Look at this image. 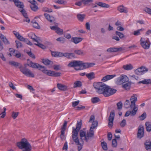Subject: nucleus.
Returning a JSON list of instances; mask_svg holds the SVG:
<instances>
[{"label":"nucleus","instance_id":"obj_1","mask_svg":"<svg viewBox=\"0 0 151 151\" xmlns=\"http://www.w3.org/2000/svg\"><path fill=\"white\" fill-rule=\"evenodd\" d=\"M93 86L97 92L100 94L106 95L108 86L102 82L94 83Z\"/></svg>","mask_w":151,"mask_h":151},{"label":"nucleus","instance_id":"obj_2","mask_svg":"<svg viewBox=\"0 0 151 151\" xmlns=\"http://www.w3.org/2000/svg\"><path fill=\"white\" fill-rule=\"evenodd\" d=\"M17 146L19 148L23 149L26 151H31L32 150L31 145L27 140L24 138L22 139L20 142H17Z\"/></svg>","mask_w":151,"mask_h":151},{"label":"nucleus","instance_id":"obj_3","mask_svg":"<svg viewBox=\"0 0 151 151\" xmlns=\"http://www.w3.org/2000/svg\"><path fill=\"white\" fill-rule=\"evenodd\" d=\"M82 124L81 120L80 122H78L76 125V127L75 128L74 127H73L72 131V139H74L75 137L77 138L78 137V133L80 129Z\"/></svg>","mask_w":151,"mask_h":151},{"label":"nucleus","instance_id":"obj_4","mask_svg":"<svg viewBox=\"0 0 151 151\" xmlns=\"http://www.w3.org/2000/svg\"><path fill=\"white\" fill-rule=\"evenodd\" d=\"M19 68L21 72L26 76L32 78L34 77V74L29 69L25 67L22 66L20 67Z\"/></svg>","mask_w":151,"mask_h":151},{"label":"nucleus","instance_id":"obj_5","mask_svg":"<svg viewBox=\"0 0 151 151\" xmlns=\"http://www.w3.org/2000/svg\"><path fill=\"white\" fill-rule=\"evenodd\" d=\"M140 42L141 45L144 49H147L149 48L151 43L148 40H145L144 38H141Z\"/></svg>","mask_w":151,"mask_h":151},{"label":"nucleus","instance_id":"obj_6","mask_svg":"<svg viewBox=\"0 0 151 151\" xmlns=\"http://www.w3.org/2000/svg\"><path fill=\"white\" fill-rule=\"evenodd\" d=\"M27 61H28V65L32 68H39V69L40 68H44V66L41 65L38 63H33L29 59H28Z\"/></svg>","mask_w":151,"mask_h":151},{"label":"nucleus","instance_id":"obj_7","mask_svg":"<svg viewBox=\"0 0 151 151\" xmlns=\"http://www.w3.org/2000/svg\"><path fill=\"white\" fill-rule=\"evenodd\" d=\"M148 70L147 68L145 67H141L135 70V73L138 75H142Z\"/></svg>","mask_w":151,"mask_h":151},{"label":"nucleus","instance_id":"obj_8","mask_svg":"<svg viewBox=\"0 0 151 151\" xmlns=\"http://www.w3.org/2000/svg\"><path fill=\"white\" fill-rule=\"evenodd\" d=\"M115 116L114 111V110H112L110 113L109 116V126L112 127L113 126V122Z\"/></svg>","mask_w":151,"mask_h":151},{"label":"nucleus","instance_id":"obj_9","mask_svg":"<svg viewBox=\"0 0 151 151\" xmlns=\"http://www.w3.org/2000/svg\"><path fill=\"white\" fill-rule=\"evenodd\" d=\"M107 89L106 95H105V97H108L114 94L117 91L115 89L111 88L109 86H108Z\"/></svg>","mask_w":151,"mask_h":151},{"label":"nucleus","instance_id":"obj_10","mask_svg":"<svg viewBox=\"0 0 151 151\" xmlns=\"http://www.w3.org/2000/svg\"><path fill=\"white\" fill-rule=\"evenodd\" d=\"M137 96L136 94H134L131 97L130 99L131 101L130 105L131 108H132L133 106L135 105V103L137 101Z\"/></svg>","mask_w":151,"mask_h":151},{"label":"nucleus","instance_id":"obj_11","mask_svg":"<svg viewBox=\"0 0 151 151\" xmlns=\"http://www.w3.org/2000/svg\"><path fill=\"white\" fill-rule=\"evenodd\" d=\"M144 134V127L139 126L137 132V137L140 139L142 137Z\"/></svg>","mask_w":151,"mask_h":151},{"label":"nucleus","instance_id":"obj_12","mask_svg":"<svg viewBox=\"0 0 151 151\" xmlns=\"http://www.w3.org/2000/svg\"><path fill=\"white\" fill-rule=\"evenodd\" d=\"M50 28L52 30H55L57 33L59 35H63V30L61 29L58 27L54 26L50 27Z\"/></svg>","mask_w":151,"mask_h":151},{"label":"nucleus","instance_id":"obj_13","mask_svg":"<svg viewBox=\"0 0 151 151\" xmlns=\"http://www.w3.org/2000/svg\"><path fill=\"white\" fill-rule=\"evenodd\" d=\"M79 61L74 60L73 61L70 62L67 65L68 67H74L79 66V65H80Z\"/></svg>","mask_w":151,"mask_h":151},{"label":"nucleus","instance_id":"obj_14","mask_svg":"<svg viewBox=\"0 0 151 151\" xmlns=\"http://www.w3.org/2000/svg\"><path fill=\"white\" fill-rule=\"evenodd\" d=\"M80 65L79 67H83V68L86 69L92 66V63H84L83 62L79 61Z\"/></svg>","mask_w":151,"mask_h":151},{"label":"nucleus","instance_id":"obj_15","mask_svg":"<svg viewBox=\"0 0 151 151\" xmlns=\"http://www.w3.org/2000/svg\"><path fill=\"white\" fill-rule=\"evenodd\" d=\"M116 76V75L115 74L107 75L101 79V81L103 82H106L108 80L112 79Z\"/></svg>","mask_w":151,"mask_h":151},{"label":"nucleus","instance_id":"obj_16","mask_svg":"<svg viewBox=\"0 0 151 151\" xmlns=\"http://www.w3.org/2000/svg\"><path fill=\"white\" fill-rule=\"evenodd\" d=\"M61 73L56 72L54 71L49 70L47 75L50 76L54 77H58L60 76Z\"/></svg>","mask_w":151,"mask_h":151},{"label":"nucleus","instance_id":"obj_17","mask_svg":"<svg viewBox=\"0 0 151 151\" xmlns=\"http://www.w3.org/2000/svg\"><path fill=\"white\" fill-rule=\"evenodd\" d=\"M73 141L75 142L76 144L78 145V151H80L82 148V145L80 143L79 140L78 139V137H77V138L75 137L74 139H73Z\"/></svg>","mask_w":151,"mask_h":151},{"label":"nucleus","instance_id":"obj_18","mask_svg":"<svg viewBox=\"0 0 151 151\" xmlns=\"http://www.w3.org/2000/svg\"><path fill=\"white\" fill-rule=\"evenodd\" d=\"M15 5L17 7L22 9L24 7L23 3L20 1L19 0H13Z\"/></svg>","mask_w":151,"mask_h":151},{"label":"nucleus","instance_id":"obj_19","mask_svg":"<svg viewBox=\"0 0 151 151\" xmlns=\"http://www.w3.org/2000/svg\"><path fill=\"white\" fill-rule=\"evenodd\" d=\"M122 68L124 70H131L133 68L132 65L131 64L124 65H123Z\"/></svg>","mask_w":151,"mask_h":151},{"label":"nucleus","instance_id":"obj_20","mask_svg":"<svg viewBox=\"0 0 151 151\" xmlns=\"http://www.w3.org/2000/svg\"><path fill=\"white\" fill-rule=\"evenodd\" d=\"M82 40L83 38L81 37H73L71 38V41L76 44L81 41Z\"/></svg>","mask_w":151,"mask_h":151},{"label":"nucleus","instance_id":"obj_21","mask_svg":"<svg viewBox=\"0 0 151 151\" xmlns=\"http://www.w3.org/2000/svg\"><path fill=\"white\" fill-rule=\"evenodd\" d=\"M44 15L46 18L50 22H52L55 21V19L54 17L50 16L49 14L45 13Z\"/></svg>","mask_w":151,"mask_h":151},{"label":"nucleus","instance_id":"obj_22","mask_svg":"<svg viewBox=\"0 0 151 151\" xmlns=\"http://www.w3.org/2000/svg\"><path fill=\"white\" fill-rule=\"evenodd\" d=\"M58 88L60 90L65 91L67 90V86L60 83H58L57 85Z\"/></svg>","mask_w":151,"mask_h":151},{"label":"nucleus","instance_id":"obj_23","mask_svg":"<svg viewBox=\"0 0 151 151\" xmlns=\"http://www.w3.org/2000/svg\"><path fill=\"white\" fill-rule=\"evenodd\" d=\"M118 10L121 12H124L127 13L128 12L126 8L123 6H120L118 7Z\"/></svg>","mask_w":151,"mask_h":151},{"label":"nucleus","instance_id":"obj_24","mask_svg":"<svg viewBox=\"0 0 151 151\" xmlns=\"http://www.w3.org/2000/svg\"><path fill=\"white\" fill-rule=\"evenodd\" d=\"M0 37L1 39L2 40L5 44L8 45L10 44V43L8 40L4 35L1 34Z\"/></svg>","mask_w":151,"mask_h":151},{"label":"nucleus","instance_id":"obj_25","mask_svg":"<svg viewBox=\"0 0 151 151\" xmlns=\"http://www.w3.org/2000/svg\"><path fill=\"white\" fill-rule=\"evenodd\" d=\"M145 145L147 150L151 149V141L146 140L145 143Z\"/></svg>","mask_w":151,"mask_h":151},{"label":"nucleus","instance_id":"obj_26","mask_svg":"<svg viewBox=\"0 0 151 151\" xmlns=\"http://www.w3.org/2000/svg\"><path fill=\"white\" fill-rule=\"evenodd\" d=\"M28 35L29 37L33 39L34 41L38 42V39L36 38V36L35 34L32 32H31L29 33L28 34Z\"/></svg>","mask_w":151,"mask_h":151},{"label":"nucleus","instance_id":"obj_27","mask_svg":"<svg viewBox=\"0 0 151 151\" xmlns=\"http://www.w3.org/2000/svg\"><path fill=\"white\" fill-rule=\"evenodd\" d=\"M93 136L94 133H91L88 132L86 134V136L85 137V140L86 142H88L90 138L93 137Z\"/></svg>","mask_w":151,"mask_h":151},{"label":"nucleus","instance_id":"obj_28","mask_svg":"<svg viewBox=\"0 0 151 151\" xmlns=\"http://www.w3.org/2000/svg\"><path fill=\"white\" fill-rule=\"evenodd\" d=\"M86 76L89 79L91 80L95 78V73L93 72H91L87 74Z\"/></svg>","mask_w":151,"mask_h":151},{"label":"nucleus","instance_id":"obj_29","mask_svg":"<svg viewBox=\"0 0 151 151\" xmlns=\"http://www.w3.org/2000/svg\"><path fill=\"white\" fill-rule=\"evenodd\" d=\"M96 4L102 7H106L108 8L109 7V5L106 4L105 3H102L100 2H98L97 3H96Z\"/></svg>","mask_w":151,"mask_h":151},{"label":"nucleus","instance_id":"obj_30","mask_svg":"<svg viewBox=\"0 0 151 151\" xmlns=\"http://www.w3.org/2000/svg\"><path fill=\"white\" fill-rule=\"evenodd\" d=\"M145 126L146 130L148 132L151 131V122H147L145 123Z\"/></svg>","mask_w":151,"mask_h":151},{"label":"nucleus","instance_id":"obj_31","mask_svg":"<svg viewBox=\"0 0 151 151\" xmlns=\"http://www.w3.org/2000/svg\"><path fill=\"white\" fill-rule=\"evenodd\" d=\"M133 109L131 111L132 112V116H134L136 114L138 110V106L137 105H135L133 106Z\"/></svg>","mask_w":151,"mask_h":151},{"label":"nucleus","instance_id":"obj_32","mask_svg":"<svg viewBox=\"0 0 151 151\" xmlns=\"http://www.w3.org/2000/svg\"><path fill=\"white\" fill-rule=\"evenodd\" d=\"M123 83L127 82L129 80L128 77L125 75H122L120 76Z\"/></svg>","mask_w":151,"mask_h":151},{"label":"nucleus","instance_id":"obj_33","mask_svg":"<svg viewBox=\"0 0 151 151\" xmlns=\"http://www.w3.org/2000/svg\"><path fill=\"white\" fill-rule=\"evenodd\" d=\"M82 84L81 82L79 81H77L74 82L73 84V87L76 88L77 87H80L82 86Z\"/></svg>","mask_w":151,"mask_h":151},{"label":"nucleus","instance_id":"obj_34","mask_svg":"<svg viewBox=\"0 0 151 151\" xmlns=\"http://www.w3.org/2000/svg\"><path fill=\"white\" fill-rule=\"evenodd\" d=\"M115 82L118 85H120L123 83L120 76L115 80Z\"/></svg>","mask_w":151,"mask_h":151},{"label":"nucleus","instance_id":"obj_35","mask_svg":"<svg viewBox=\"0 0 151 151\" xmlns=\"http://www.w3.org/2000/svg\"><path fill=\"white\" fill-rule=\"evenodd\" d=\"M74 52L76 54L81 55H84L86 53L85 52L81 50H75Z\"/></svg>","mask_w":151,"mask_h":151},{"label":"nucleus","instance_id":"obj_36","mask_svg":"<svg viewBox=\"0 0 151 151\" xmlns=\"http://www.w3.org/2000/svg\"><path fill=\"white\" fill-rule=\"evenodd\" d=\"M91 101L94 104L99 102L100 101V100L97 97H95L91 99Z\"/></svg>","mask_w":151,"mask_h":151},{"label":"nucleus","instance_id":"obj_37","mask_svg":"<svg viewBox=\"0 0 151 151\" xmlns=\"http://www.w3.org/2000/svg\"><path fill=\"white\" fill-rule=\"evenodd\" d=\"M86 133L85 132L82 130H81L80 131V135L81 139H82L83 137H84V139L85 140V137H86Z\"/></svg>","mask_w":151,"mask_h":151},{"label":"nucleus","instance_id":"obj_38","mask_svg":"<svg viewBox=\"0 0 151 151\" xmlns=\"http://www.w3.org/2000/svg\"><path fill=\"white\" fill-rule=\"evenodd\" d=\"M144 29L143 28H142L140 29H138L137 30L134 31L133 34L135 36H137L140 35V32L144 31Z\"/></svg>","mask_w":151,"mask_h":151},{"label":"nucleus","instance_id":"obj_39","mask_svg":"<svg viewBox=\"0 0 151 151\" xmlns=\"http://www.w3.org/2000/svg\"><path fill=\"white\" fill-rule=\"evenodd\" d=\"M77 17L79 21H82L85 17V15L84 14H78Z\"/></svg>","mask_w":151,"mask_h":151},{"label":"nucleus","instance_id":"obj_40","mask_svg":"<svg viewBox=\"0 0 151 151\" xmlns=\"http://www.w3.org/2000/svg\"><path fill=\"white\" fill-rule=\"evenodd\" d=\"M117 48L116 47H110L106 51L109 52H117Z\"/></svg>","mask_w":151,"mask_h":151},{"label":"nucleus","instance_id":"obj_41","mask_svg":"<svg viewBox=\"0 0 151 151\" xmlns=\"http://www.w3.org/2000/svg\"><path fill=\"white\" fill-rule=\"evenodd\" d=\"M30 8L32 10L34 11H36L38 9V7L35 4H31Z\"/></svg>","mask_w":151,"mask_h":151},{"label":"nucleus","instance_id":"obj_42","mask_svg":"<svg viewBox=\"0 0 151 151\" xmlns=\"http://www.w3.org/2000/svg\"><path fill=\"white\" fill-rule=\"evenodd\" d=\"M31 22L32 23V26L34 27L37 29L40 28V26L36 22L32 21Z\"/></svg>","mask_w":151,"mask_h":151},{"label":"nucleus","instance_id":"obj_43","mask_svg":"<svg viewBox=\"0 0 151 151\" xmlns=\"http://www.w3.org/2000/svg\"><path fill=\"white\" fill-rule=\"evenodd\" d=\"M42 61L43 63L46 65H49L51 62V61L47 59H43L42 60Z\"/></svg>","mask_w":151,"mask_h":151},{"label":"nucleus","instance_id":"obj_44","mask_svg":"<svg viewBox=\"0 0 151 151\" xmlns=\"http://www.w3.org/2000/svg\"><path fill=\"white\" fill-rule=\"evenodd\" d=\"M19 11L22 13L23 15L25 18L27 17H28L27 13H26L25 11L23 8L21 9H19Z\"/></svg>","mask_w":151,"mask_h":151},{"label":"nucleus","instance_id":"obj_45","mask_svg":"<svg viewBox=\"0 0 151 151\" xmlns=\"http://www.w3.org/2000/svg\"><path fill=\"white\" fill-rule=\"evenodd\" d=\"M102 147L104 150H107V147L106 143L104 142L101 143Z\"/></svg>","mask_w":151,"mask_h":151},{"label":"nucleus","instance_id":"obj_46","mask_svg":"<svg viewBox=\"0 0 151 151\" xmlns=\"http://www.w3.org/2000/svg\"><path fill=\"white\" fill-rule=\"evenodd\" d=\"M37 43H35V44L37 46H38V47H39L41 48L42 49H45V46L43 45V44H41L40 43H39V42H38H38H37Z\"/></svg>","mask_w":151,"mask_h":151},{"label":"nucleus","instance_id":"obj_47","mask_svg":"<svg viewBox=\"0 0 151 151\" xmlns=\"http://www.w3.org/2000/svg\"><path fill=\"white\" fill-rule=\"evenodd\" d=\"M124 105L126 108H127L129 107L130 106L129 101L128 100H127L125 102Z\"/></svg>","mask_w":151,"mask_h":151},{"label":"nucleus","instance_id":"obj_48","mask_svg":"<svg viewBox=\"0 0 151 151\" xmlns=\"http://www.w3.org/2000/svg\"><path fill=\"white\" fill-rule=\"evenodd\" d=\"M15 42L16 43V45L17 48L22 47V43L19 41L16 40Z\"/></svg>","mask_w":151,"mask_h":151},{"label":"nucleus","instance_id":"obj_49","mask_svg":"<svg viewBox=\"0 0 151 151\" xmlns=\"http://www.w3.org/2000/svg\"><path fill=\"white\" fill-rule=\"evenodd\" d=\"M112 142V147H116L117 146V143L116 139H113Z\"/></svg>","mask_w":151,"mask_h":151},{"label":"nucleus","instance_id":"obj_50","mask_svg":"<svg viewBox=\"0 0 151 151\" xmlns=\"http://www.w3.org/2000/svg\"><path fill=\"white\" fill-rule=\"evenodd\" d=\"M116 34L118 35L120 38H122L124 36V35L123 33L118 31H116Z\"/></svg>","mask_w":151,"mask_h":151},{"label":"nucleus","instance_id":"obj_51","mask_svg":"<svg viewBox=\"0 0 151 151\" xmlns=\"http://www.w3.org/2000/svg\"><path fill=\"white\" fill-rule=\"evenodd\" d=\"M9 63L12 65L15 66H19V63H18L13 61H9Z\"/></svg>","mask_w":151,"mask_h":151},{"label":"nucleus","instance_id":"obj_52","mask_svg":"<svg viewBox=\"0 0 151 151\" xmlns=\"http://www.w3.org/2000/svg\"><path fill=\"white\" fill-rule=\"evenodd\" d=\"M146 117V113H144L141 116H139L140 120H143Z\"/></svg>","mask_w":151,"mask_h":151},{"label":"nucleus","instance_id":"obj_53","mask_svg":"<svg viewBox=\"0 0 151 151\" xmlns=\"http://www.w3.org/2000/svg\"><path fill=\"white\" fill-rule=\"evenodd\" d=\"M117 109L118 110H119L121 109L122 107V102L120 101L117 104Z\"/></svg>","mask_w":151,"mask_h":151},{"label":"nucleus","instance_id":"obj_54","mask_svg":"<svg viewBox=\"0 0 151 151\" xmlns=\"http://www.w3.org/2000/svg\"><path fill=\"white\" fill-rule=\"evenodd\" d=\"M23 41L26 43L27 44L30 45H32V43L30 42L27 39L24 38Z\"/></svg>","mask_w":151,"mask_h":151},{"label":"nucleus","instance_id":"obj_55","mask_svg":"<svg viewBox=\"0 0 151 151\" xmlns=\"http://www.w3.org/2000/svg\"><path fill=\"white\" fill-rule=\"evenodd\" d=\"M19 112H13L12 116V118L14 119H16L18 115Z\"/></svg>","mask_w":151,"mask_h":151},{"label":"nucleus","instance_id":"obj_56","mask_svg":"<svg viewBox=\"0 0 151 151\" xmlns=\"http://www.w3.org/2000/svg\"><path fill=\"white\" fill-rule=\"evenodd\" d=\"M39 70H41L44 73L47 74V75L48 73L49 70L45 69V67L44 68H40Z\"/></svg>","mask_w":151,"mask_h":151},{"label":"nucleus","instance_id":"obj_57","mask_svg":"<svg viewBox=\"0 0 151 151\" xmlns=\"http://www.w3.org/2000/svg\"><path fill=\"white\" fill-rule=\"evenodd\" d=\"M126 124V121L125 119H123L120 123V125L122 127H124Z\"/></svg>","mask_w":151,"mask_h":151},{"label":"nucleus","instance_id":"obj_58","mask_svg":"<svg viewBox=\"0 0 151 151\" xmlns=\"http://www.w3.org/2000/svg\"><path fill=\"white\" fill-rule=\"evenodd\" d=\"M65 131L63 130H61V134L60 135V138L62 140H63L64 139L65 137Z\"/></svg>","mask_w":151,"mask_h":151},{"label":"nucleus","instance_id":"obj_59","mask_svg":"<svg viewBox=\"0 0 151 151\" xmlns=\"http://www.w3.org/2000/svg\"><path fill=\"white\" fill-rule=\"evenodd\" d=\"M65 38L63 37H59L57 39V41H59L62 43H63L65 42Z\"/></svg>","mask_w":151,"mask_h":151},{"label":"nucleus","instance_id":"obj_60","mask_svg":"<svg viewBox=\"0 0 151 151\" xmlns=\"http://www.w3.org/2000/svg\"><path fill=\"white\" fill-rule=\"evenodd\" d=\"M130 85V83H127L123 85L122 87L123 88H124L127 89L129 88Z\"/></svg>","mask_w":151,"mask_h":151},{"label":"nucleus","instance_id":"obj_61","mask_svg":"<svg viewBox=\"0 0 151 151\" xmlns=\"http://www.w3.org/2000/svg\"><path fill=\"white\" fill-rule=\"evenodd\" d=\"M75 58V55L74 53H69L68 58L72 59L73 58Z\"/></svg>","mask_w":151,"mask_h":151},{"label":"nucleus","instance_id":"obj_62","mask_svg":"<svg viewBox=\"0 0 151 151\" xmlns=\"http://www.w3.org/2000/svg\"><path fill=\"white\" fill-rule=\"evenodd\" d=\"M98 122L96 121H93L92 122L91 126L94 128H95L97 126Z\"/></svg>","mask_w":151,"mask_h":151},{"label":"nucleus","instance_id":"obj_63","mask_svg":"<svg viewBox=\"0 0 151 151\" xmlns=\"http://www.w3.org/2000/svg\"><path fill=\"white\" fill-rule=\"evenodd\" d=\"M27 53L29 56L33 59H35V56L31 51L28 52Z\"/></svg>","mask_w":151,"mask_h":151},{"label":"nucleus","instance_id":"obj_64","mask_svg":"<svg viewBox=\"0 0 151 151\" xmlns=\"http://www.w3.org/2000/svg\"><path fill=\"white\" fill-rule=\"evenodd\" d=\"M144 11L148 14L151 15V9L147 8L145 9Z\"/></svg>","mask_w":151,"mask_h":151}]
</instances>
